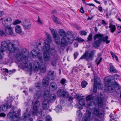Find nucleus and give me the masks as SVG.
I'll return each mask as SVG.
<instances>
[{
	"label": "nucleus",
	"instance_id": "f257e3e1",
	"mask_svg": "<svg viewBox=\"0 0 121 121\" xmlns=\"http://www.w3.org/2000/svg\"><path fill=\"white\" fill-rule=\"evenodd\" d=\"M19 45V43L17 40H6L2 41L1 43V48H0V59L3 57V52L8 50L9 52L13 53L16 50Z\"/></svg>",
	"mask_w": 121,
	"mask_h": 121
},
{
	"label": "nucleus",
	"instance_id": "f03ea898",
	"mask_svg": "<svg viewBox=\"0 0 121 121\" xmlns=\"http://www.w3.org/2000/svg\"><path fill=\"white\" fill-rule=\"evenodd\" d=\"M29 54V52L27 50L24 48L22 49L21 52L17 53L16 55L18 60L20 62H23L21 66L24 70L27 71L29 67L27 63V60Z\"/></svg>",
	"mask_w": 121,
	"mask_h": 121
},
{
	"label": "nucleus",
	"instance_id": "7ed1b4c3",
	"mask_svg": "<svg viewBox=\"0 0 121 121\" xmlns=\"http://www.w3.org/2000/svg\"><path fill=\"white\" fill-rule=\"evenodd\" d=\"M104 35L100 33L96 34L95 35L94 40H96L97 38H98V39L94 41L93 44L94 47L97 48L99 47L102 42L104 43L105 42L106 44H108L110 43V41L107 40L108 39V36L104 37Z\"/></svg>",
	"mask_w": 121,
	"mask_h": 121
},
{
	"label": "nucleus",
	"instance_id": "20e7f679",
	"mask_svg": "<svg viewBox=\"0 0 121 121\" xmlns=\"http://www.w3.org/2000/svg\"><path fill=\"white\" fill-rule=\"evenodd\" d=\"M41 45V43H39L37 45V48H39V51L44 50L43 53L44 60L45 61H48L50 58V54L49 53L50 46L48 44L46 46H43L42 47L40 46Z\"/></svg>",
	"mask_w": 121,
	"mask_h": 121
},
{
	"label": "nucleus",
	"instance_id": "39448f33",
	"mask_svg": "<svg viewBox=\"0 0 121 121\" xmlns=\"http://www.w3.org/2000/svg\"><path fill=\"white\" fill-rule=\"evenodd\" d=\"M40 105V102L39 101H35L33 105V111L32 114L34 115H36L40 117L42 115L43 113L42 110L39 108V107Z\"/></svg>",
	"mask_w": 121,
	"mask_h": 121
},
{
	"label": "nucleus",
	"instance_id": "423d86ee",
	"mask_svg": "<svg viewBox=\"0 0 121 121\" xmlns=\"http://www.w3.org/2000/svg\"><path fill=\"white\" fill-rule=\"evenodd\" d=\"M95 52V50H93L91 51L89 54L88 51H86L84 54L80 58V59H84L87 61H88L89 60H92L93 59Z\"/></svg>",
	"mask_w": 121,
	"mask_h": 121
},
{
	"label": "nucleus",
	"instance_id": "0eeeda50",
	"mask_svg": "<svg viewBox=\"0 0 121 121\" xmlns=\"http://www.w3.org/2000/svg\"><path fill=\"white\" fill-rule=\"evenodd\" d=\"M21 110H18L17 113H15V112L14 111L9 112L7 115V117L11 119L13 121H17L18 118L19 117V115Z\"/></svg>",
	"mask_w": 121,
	"mask_h": 121
},
{
	"label": "nucleus",
	"instance_id": "6e6552de",
	"mask_svg": "<svg viewBox=\"0 0 121 121\" xmlns=\"http://www.w3.org/2000/svg\"><path fill=\"white\" fill-rule=\"evenodd\" d=\"M0 21H2V22L3 26L5 27H7L9 26H10L12 21L11 18L9 17H7L3 18H1Z\"/></svg>",
	"mask_w": 121,
	"mask_h": 121
},
{
	"label": "nucleus",
	"instance_id": "1a4fd4ad",
	"mask_svg": "<svg viewBox=\"0 0 121 121\" xmlns=\"http://www.w3.org/2000/svg\"><path fill=\"white\" fill-rule=\"evenodd\" d=\"M41 84L39 83L36 84L35 85V89L36 93L35 95L34 98L35 99H38L39 98L41 95L40 91L41 89L40 86Z\"/></svg>",
	"mask_w": 121,
	"mask_h": 121
},
{
	"label": "nucleus",
	"instance_id": "9d476101",
	"mask_svg": "<svg viewBox=\"0 0 121 121\" xmlns=\"http://www.w3.org/2000/svg\"><path fill=\"white\" fill-rule=\"evenodd\" d=\"M104 81L105 85L107 86H112L113 85L114 86L116 85L117 86L119 85L117 83L115 82L113 80L112 81L111 79L108 77L105 78Z\"/></svg>",
	"mask_w": 121,
	"mask_h": 121
},
{
	"label": "nucleus",
	"instance_id": "9b49d317",
	"mask_svg": "<svg viewBox=\"0 0 121 121\" xmlns=\"http://www.w3.org/2000/svg\"><path fill=\"white\" fill-rule=\"evenodd\" d=\"M32 57L33 58H37L41 62H42V53L37 52L36 50L34 49L31 52Z\"/></svg>",
	"mask_w": 121,
	"mask_h": 121
},
{
	"label": "nucleus",
	"instance_id": "f8f14e48",
	"mask_svg": "<svg viewBox=\"0 0 121 121\" xmlns=\"http://www.w3.org/2000/svg\"><path fill=\"white\" fill-rule=\"evenodd\" d=\"M96 100L97 104L99 108H101L103 105V100L104 99L102 94L100 93L99 95L98 96Z\"/></svg>",
	"mask_w": 121,
	"mask_h": 121
},
{
	"label": "nucleus",
	"instance_id": "ddd939ff",
	"mask_svg": "<svg viewBox=\"0 0 121 121\" xmlns=\"http://www.w3.org/2000/svg\"><path fill=\"white\" fill-rule=\"evenodd\" d=\"M11 106V103L9 102V100H7L6 103L4 104L1 105L0 106V110H2L4 111H5L7 110L8 108H10Z\"/></svg>",
	"mask_w": 121,
	"mask_h": 121
},
{
	"label": "nucleus",
	"instance_id": "4468645a",
	"mask_svg": "<svg viewBox=\"0 0 121 121\" xmlns=\"http://www.w3.org/2000/svg\"><path fill=\"white\" fill-rule=\"evenodd\" d=\"M57 94L58 96L62 97H67L69 95L67 92L62 89H59L57 91Z\"/></svg>",
	"mask_w": 121,
	"mask_h": 121
},
{
	"label": "nucleus",
	"instance_id": "2eb2a0df",
	"mask_svg": "<svg viewBox=\"0 0 121 121\" xmlns=\"http://www.w3.org/2000/svg\"><path fill=\"white\" fill-rule=\"evenodd\" d=\"M22 24L24 28L26 29H29L31 25L30 21L26 19H24L23 20Z\"/></svg>",
	"mask_w": 121,
	"mask_h": 121
},
{
	"label": "nucleus",
	"instance_id": "dca6fc26",
	"mask_svg": "<svg viewBox=\"0 0 121 121\" xmlns=\"http://www.w3.org/2000/svg\"><path fill=\"white\" fill-rule=\"evenodd\" d=\"M56 74L53 71H49L48 74V79L49 80H53L55 78Z\"/></svg>",
	"mask_w": 121,
	"mask_h": 121
},
{
	"label": "nucleus",
	"instance_id": "f3484780",
	"mask_svg": "<svg viewBox=\"0 0 121 121\" xmlns=\"http://www.w3.org/2000/svg\"><path fill=\"white\" fill-rule=\"evenodd\" d=\"M46 36H47L48 39L45 40L44 42V44L43 46H46L47 45H48L49 46V43L52 42V40L51 39V36L49 34L47 33H46Z\"/></svg>",
	"mask_w": 121,
	"mask_h": 121
},
{
	"label": "nucleus",
	"instance_id": "a211bd4d",
	"mask_svg": "<svg viewBox=\"0 0 121 121\" xmlns=\"http://www.w3.org/2000/svg\"><path fill=\"white\" fill-rule=\"evenodd\" d=\"M43 108L45 110L48 109L49 107V103L48 100L46 99L44 100L43 103Z\"/></svg>",
	"mask_w": 121,
	"mask_h": 121
},
{
	"label": "nucleus",
	"instance_id": "6ab92c4d",
	"mask_svg": "<svg viewBox=\"0 0 121 121\" xmlns=\"http://www.w3.org/2000/svg\"><path fill=\"white\" fill-rule=\"evenodd\" d=\"M39 63L37 60L34 61L33 65V68L35 71H37L39 70Z\"/></svg>",
	"mask_w": 121,
	"mask_h": 121
},
{
	"label": "nucleus",
	"instance_id": "aec40b11",
	"mask_svg": "<svg viewBox=\"0 0 121 121\" xmlns=\"http://www.w3.org/2000/svg\"><path fill=\"white\" fill-rule=\"evenodd\" d=\"M91 112L90 111L86 110V115H85L82 118V121H87L88 119L91 116Z\"/></svg>",
	"mask_w": 121,
	"mask_h": 121
},
{
	"label": "nucleus",
	"instance_id": "412c9836",
	"mask_svg": "<svg viewBox=\"0 0 121 121\" xmlns=\"http://www.w3.org/2000/svg\"><path fill=\"white\" fill-rule=\"evenodd\" d=\"M49 88L51 91H54L56 90L57 88V85L55 82H52L50 83Z\"/></svg>",
	"mask_w": 121,
	"mask_h": 121
},
{
	"label": "nucleus",
	"instance_id": "4be33fe9",
	"mask_svg": "<svg viewBox=\"0 0 121 121\" xmlns=\"http://www.w3.org/2000/svg\"><path fill=\"white\" fill-rule=\"evenodd\" d=\"M87 108H89L90 110H92L95 107V104L93 102L91 101L86 105Z\"/></svg>",
	"mask_w": 121,
	"mask_h": 121
},
{
	"label": "nucleus",
	"instance_id": "5701e85b",
	"mask_svg": "<svg viewBox=\"0 0 121 121\" xmlns=\"http://www.w3.org/2000/svg\"><path fill=\"white\" fill-rule=\"evenodd\" d=\"M6 29L5 30V33L8 35H11L13 33V30L12 28L9 26L7 27H5Z\"/></svg>",
	"mask_w": 121,
	"mask_h": 121
},
{
	"label": "nucleus",
	"instance_id": "b1692460",
	"mask_svg": "<svg viewBox=\"0 0 121 121\" xmlns=\"http://www.w3.org/2000/svg\"><path fill=\"white\" fill-rule=\"evenodd\" d=\"M49 29L53 35L54 40H56L55 39L57 38V31L55 29H52L51 27H50Z\"/></svg>",
	"mask_w": 121,
	"mask_h": 121
},
{
	"label": "nucleus",
	"instance_id": "393cba45",
	"mask_svg": "<svg viewBox=\"0 0 121 121\" xmlns=\"http://www.w3.org/2000/svg\"><path fill=\"white\" fill-rule=\"evenodd\" d=\"M28 109L27 108L26 112L24 114V116L22 117V119L24 120H26L30 117V113H28Z\"/></svg>",
	"mask_w": 121,
	"mask_h": 121
},
{
	"label": "nucleus",
	"instance_id": "a878e982",
	"mask_svg": "<svg viewBox=\"0 0 121 121\" xmlns=\"http://www.w3.org/2000/svg\"><path fill=\"white\" fill-rule=\"evenodd\" d=\"M70 33V37H67V39L68 40V42L69 44H71L75 40L74 36L72 35L71 33Z\"/></svg>",
	"mask_w": 121,
	"mask_h": 121
},
{
	"label": "nucleus",
	"instance_id": "bb28decb",
	"mask_svg": "<svg viewBox=\"0 0 121 121\" xmlns=\"http://www.w3.org/2000/svg\"><path fill=\"white\" fill-rule=\"evenodd\" d=\"M58 33L59 35L61 37L65 38L66 36V32L63 29H60L58 32Z\"/></svg>",
	"mask_w": 121,
	"mask_h": 121
},
{
	"label": "nucleus",
	"instance_id": "cd10ccee",
	"mask_svg": "<svg viewBox=\"0 0 121 121\" xmlns=\"http://www.w3.org/2000/svg\"><path fill=\"white\" fill-rule=\"evenodd\" d=\"M109 28L110 29V31L112 33H113L116 30L115 25H113L111 23H110Z\"/></svg>",
	"mask_w": 121,
	"mask_h": 121
},
{
	"label": "nucleus",
	"instance_id": "c85d7f7f",
	"mask_svg": "<svg viewBox=\"0 0 121 121\" xmlns=\"http://www.w3.org/2000/svg\"><path fill=\"white\" fill-rule=\"evenodd\" d=\"M15 31L16 32L20 34L22 33V29L21 26L18 25H17L15 28Z\"/></svg>",
	"mask_w": 121,
	"mask_h": 121
},
{
	"label": "nucleus",
	"instance_id": "c756f323",
	"mask_svg": "<svg viewBox=\"0 0 121 121\" xmlns=\"http://www.w3.org/2000/svg\"><path fill=\"white\" fill-rule=\"evenodd\" d=\"M67 40L65 38L62 37L61 39L60 45L62 47H64L67 44Z\"/></svg>",
	"mask_w": 121,
	"mask_h": 121
},
{
	"label": "nucleus",
	"instance_id": "7c9ffc66",
	"mask_svg": "<svg viewBox=\"0 0 121 121\" xmlns=\"http://www.w3.org/2000/svg\"><path fill=\"white\" fill-rule=\"evenodd\" d=\"M56 98V96L54 94H51L49 98V101L50 102H52L54 101Z\"/></svg>",
	"mask_w": 121,
	"mask_h": 121
},
{
	"label": "nucleus",
	"instance_id": "2f4dec72",
	"mask_svg": "<svg viewBox=\"0 0 121 121\" xmlns=\"http://www.w3.org/2000/svg\"><path fill=\"white\" fill-rule=\"evenodd\" d=\"M48 79L45 78H44L42 81L43 85L44 87L47 86L49 84V82Z\"/></svg>",
	"mask_w": 121,
	"mask_h": 121
},
{
	"label": "nucleus",
	"instance_id": "473e14b6",
	"mask_svg": "<svg viewBox=\"0 0 121 121\" xmlns=\"http://www.w3.org/2000/svg\"><path fill=\"white\" fill-rule=\"evenodd\" d=\"M101 53H100L98 54L97 55L98 57L96 58V62L97 63V65L99 64L100 63L101 61L102 60V58L101 57L100 60H98L99 59V57Z\"/></svg>",
	"mask_w": 121,
	"mask_h": 121
},
{
	"label": "nucleus",
	"instance_id": "72a5a7b5",
	"mask_svg": "<svg viewBox=\"0 0 121 121\" xmlns=\"http://www.w3.org/2000/svg\"><path fill=\"white\" fill-rule=\"evenodd\" d=\"M109 71L110 72L113 73H117V71L115 67L113 66H110Z\"/></svg>",
	"mask_w": 121,
	"mask_h": 121
},
{
	"label": "nucleus",
	"instance_id": "f704fd0d",
	"mask_svg": "<svg viewBox=\"0 0 121 121\" xmlns=\"http://www.w3.org/2000/svg\"><path fill=\"white\" fill-rule=\"evenodd\" d=\"M39 69L41 73H44L46 71V67L44 65H40L39 67Z\"/></svg>",
	"mask_w": 121,
	"mask_h": 121
},
{
	"label": "nucleus",
	"instance_id": "c9c22d12",
	"mask_svg": "<svg viewBox=\"0 0 121 121\" xmlns=\"http://www.w3.org/2000/svg\"><path fill=\"white\" fill-rule=\"evenodd\" d=\"M56 107V111L57 113H59L62 110V108L61 106L60 105H57Z\"/></svg>",
	"mask_w": 121,
	"mask_h": 121
},
{
	"label": "nucleus",
	"instance_id": "e433bc0d",
	"mask_svg": "<svg viewBox=\"0 0 121 121\" xmlns=\"http://www.w3.org/2000/svg\"><path fill=\"white\" fill-rule=\"evenodd\" d=\"M96 86L99 90L101 89L102 88V85L99 82H96L95 81Z\"/></svg>",
	"mask_w": 121,
	"mask_h": 121
},
{
	"label": "nucleus",
	"instance_id": "4c0bfd02",
	"mask_svg": "<svg viewBox=\"0 0 121 121\" xmlns=\"http://www.w3.org/2000/svg\"><path fill=\"white\" fill-rule=\"evenodd\" d=\"M94 96L92 95H91L87 96L86 98V100L87 101H89L93 99Z\"/></svg>",
	"mask_w": 121,
	"mask_h": 121
},
{
	"label": "nucleus",
	"instance_id": "58836bf2",
	"mask_svg": "<svg viewBox=\"0 0 121 121\" xmlns=\"http://www.w3.org/2000/svg\"><path fill=\"white\" fill-rule=\"evenodd\" d=\"M57 60L56 59H53L51 62V64L52 65L55 66L56 65Z\"/></svg>",
	"mask_w": 121,
	"mask_h": 121
},
{
	"label": "nucleus",
	"instance_id": "ea45409f",
	"mask_svg": "<svg viewBox=\"0 0 121 121\" xmlns=\"http://www.w3.org/2000/svg\"><path fill=\"white\" fill-rule=\"evenodd\" d=\"M94 113L95 115L98 116L99 115V110L98 108H95L94 111Z\"/></svg>",
	"mask_w": 121,
	"mask_h": 121
},
{
	"label": "nucleus",
	"instance_id": "a19ab883",
	"mask_svg": "<svg viewBox=\"0 0 121 121\" xmlns=\"http://www.w3.org/2000/svg\"><path fill=\"white\" fill-rule=\"evenodd\" d=\"M94 85H93V92H95L97 91V87L96 86V85L95 83V79H94Z\"/></svg>",
	"mask_w": 121,
	"mask_h": 121
},
{
	"label": "nucleus",
	"instance_id": "79ce46f5",
	"mask_svg": "<svg viewBox=\"0 0 121 121\" xmlns=\"http://www.w3.org/2000/svg\"><path fill=\"white\" fill-rule=\"evenodd\" d=\"M92 35L91 33L89 34L88 37L87 38V41L90 42L91 41L92 39Z\"/></svg>",
	"mask_w": 121,
	"mask_h": 121
},
{
	"label": "nucleus",
	"instance_id": "37998d69",
	"mask_svg": "<svg viewBox=\"0 0 121 121\" xmlns=\"http://www.w3.org/2000/svg\"><path fill=\"white\" fill-rule=\"evenodd\" d=\"M77 114L78 117H81L82 116V113L80 110L77 111Z\"/></svg>",
	"mask_w": 121,
	"mask_h": 121
},
{
	"label": "nucleus",
	"instance_id": "c03bdc74",
	"mask_svg": "<svg viewBox=\"0 0 121 121\" xmlns=\"http://www.w3.org/2000/svg\"><path fill=\"white\" fill-rule=\"evenodd\" d=\"M87 84V82L85 81H83L81 83V85L83 88L85 87Z\"/></svg>",
	"mask_w": 121,
	"mask_h": 121
},
{
	"label": "nucleus",
	"instance_id": "a18cd8bd",
	"mask_svg": "<svg viewBox=\"0 0 121 121\" xmlns=\"http://www.w3.org/2000/svg\"><path fill=\"white\" fill-rule=\"evenodd\" d=\"M79 33L80 34L82 35H87V32L84 30L80 31Z\"/></svg>",
	"mask_w": 121,
	"mask_h": 121
},
{
	"label": "nucleus",
	"instance_id": "49530a36",
	"mask_svg": "<svg viewBox=\"0 0 121 121\" xmlns=\"http://www.w3.org/2000/svg\"><path fill=\"white\" fill-rule=\"evenodd\" d=\"M79 103L82 106H84L85 105L84 100L83 98L79 100Z\"/></svg>",
	"mask_w": 121,
	"mask_h": 121
},
{
	"label": "nucleus",
	"instance_id": "de8ad7c7",
	"mask_svg": "<svg viewBox=\"0 0 121 121\" xmlns=\"http://www.w3.org/2000/svg\"><path fill=\"white\" fill-rule=\"evenodd\" d=\"M66 80L64 78L62 79L61 81V83L63 85H66L65 83L66 82Z\"/></svg>",
	"mask_w": 121,
	"mask_h": 121
},
{
	"label": "nucleus",
	"instance_id": "09e8293b",
	"mask_svg": "<svg viewBox=\"0 0 121 121\" xmlns=\"http://www.w3.org/2000/svg\"><path fill=\"white\" fill-rule=\"evenodd\" d=\"M82 105L79 104H76L75 105V107L78 108L79 109H82Z\"/></svg>",
	"mask_w": 121,
	"mask_h": 121
},
{
	"label": "nucleus",
	"instance_id": "8fccbe9b",
	"mask_svg": "<svg viewBox=\"0 0 121 121\" xmlns=\"http://www.w3.org/2000/svg\"><path fill=\"white\" fill-rule=\"evenodd\" d=\"M22 22L19 21L18 19H17L15 20V22L13 23V24L14 25H16L19 24L20 23H21Z\"/></svg>",
	"mask_w": 121,
	"mask_h": 121
},
{
	"label": "nucleus",
	"instance_id": "3c124183",
	"mask_svg": "<svg viewBox=\"0 0 121 121\" xmlns=\"http://www.w3.org/2000/svg\"><path fill=\"white\" fill-rule=\"evenodd\" d=\"M54 21L56 23H58V19L55 16H53L52 17Z\"/></svg>",
	"mask_w": 121,
	"mask_h": 121
},
{
	"label": "nucleus",
	"instance_id": "603ef678",
	"mask_svg": "<svg viewBox=\"0 0 121 121\" xmlns=\"http://www.w3.org/2000/svg\"><path fill=\"white\" fill-rule=\"evenodd\" d=\"M46 121H52L51 118L49 115L47 116L46 118Z\"/></svg>",
	"mask_w": 121,
	"mask_h": 121
},
{
	"label": "nucleus",
	"instance_id": "864d4df0",
	"mask_svg": "<svg viewBox=\"0 0 121 121\" xmlns=\"http://www.w3.org/2000/svg\"><path fill=\"white\" fill-rule=\"evenodd\" d=\"M50 94V91H45L44 93V95L46 96Z\"/></svg>",
	"mask_w": 121,
	"mask_h": 121
},
{
	"label": "nucleus",
	"instance_id": "5fc2aeb1",
	"mask_svg": "<svg viewBox=\"0 0 121 121\" xmlns=\"http://www.w3.org/2000/svg\"><path fill=\"white\" fill-rule=\"evenodd\" d=\"M77 40L78 42H83L84 41V40L81 38H78Z\"/></svg>",
	"mask_w": 121,
	"mask_h": 121
},
{
	"label": "nucleus",
	"instance_id": "6e6d98bb",
	"mask_svg": "<svg viewBox=\"0 0 121 121\" xmlns=\"http://www.w3.org/2000/svg\"><path fill=\"white\" fill-rule=\"evenodd\" d=\"M83 98L80 95H77L76 99H77L79 101L80 100L82 99Z\"/></svg>",
	"mask_w": 121,
	"mask_h": 121
},
{
	"label": "nucleus",
	"instance_id": "4d7b16f0",
	"mask_svg": "<svg viewBox=\"0 0 121 121\" xmlns=\"http://www.w3.org/2000/svg\"><path fill=\"white\" fill-rule=\"evenodd\" d=\"M78 53L77 52H75L74 53V58L75 59H76L77 58V56L78 55Z\"/></svg>",
	"mask_w": 121,
	"mask_h": 121
},
{
	"label": "nucleus",
	"instance_id": "13d9d810",
	"mask_svg": "<svg viewBox=\"0 0 121 121\" xmlns=\"http://www.w3.org/2000/svg\"><path fill=\"white\" fill-rule=\"evenodd\" d=\"M4 32L3 30H0V35L2 36L4 35Z\"/></svg>",
	"mask_w": 121,
	"mask_h": 121
},
{
	"label": "nucleus",
	"instance_id": "bf43d9fd",
	"mask_svg": "<svg viewBox=\"0 0 121 121\" xmlns=\"http://www.w3.org/2000/svg\"><path fill=\"white\" fill-rule=\"evenodd\" d=\"M110 53L112 57L113 58H114L116 56H117L114 53H113L112 52H110Z\"/></svg>",
	"mask_w": 121,
	"mask_h": 121
},
{
	"label": "nucleus",
	"instance_id": "052dcab7",
	"mask_svg": "<svg viewBox=\"0 0 121 121\" xmlns=\"http://www.w3.org/2000/svg\"><path fill=\"white\" fill-rule=\"evenodd\" d=\"M80 11L82 13H84V11L83 9V7L82 6L81 7Z\"/></svg>",
	"mask_w": 121,
	"mask_h": 121
},
{
	"label": "nucleus",
	"instance_id": "680f3d73",
	"mask_svg": "<svg viewBox=\"0 0 121 121\" xmlns=\"http://www.w3.org/2000/svg\"><path fill=\"white\" fill-rule=\"evenodd\" d=\"M37 22L40 24H43V22L41 21L39 18Z\"/></svg>",
	"mask_w": 121,
	"mask_h": 121
},
{
	"label": "nucleus",
	"instance_id": "e2e57ef3",
	"mask_svg": "<svg viewBox=\"0 0 121 121\" xmlns=\"http://www.w3.org/2000/svg\"><path fill=\"white\" fill-rule=\"evenodd\" d=\"M6 116V115L3 113H2L0 114V117H4Z\"/></svg>",
	"mask_w": 121,
	"mask_h": 121
},
{
	"label": "nucleus",
	"instance_id": "0e129e2a",
	"mask_svg": "<svg viewBox=\"0 0 121 121\" xmlns=\"http://www.w3.org/2000/svg\"><path fill=\"white\" fill-rule=\"evenodd\" d=\"M73 98L71 96H69V101H72L73 100Z\"/></svg>",
	"mask_w": 121,
	"mask_h": 121
},
{
	"label": "nucleus",
	"instance_id": "69168bd1",
	"mask_svg": "<svg viewBox=\"0 0 121 121\" xmlns=\"http://www.w3.org/2000/svg\"><path fill=\"white\" fill-rule=\"evenodd\" d=\"M3 71L6 73H8L9 71L8 69H3Z\"/></svg>",
	"mask_w": 121,
	"mask_h": 121
},
{
	"label": "nucleus",
	"instance_id": "338daca9",
	"mask_svg": "<svg viewBox=\"0 0 121 121\" xmlns=\"http://www.w3.org/2000/svg\"><path fill=\"white\" fill-rule=\"evenodd\" d=\"M56 40H55V42L56 44L58 45H59L60 43V42L59 41H56V39H55Z\"/></svg>",
	"mask_w": 121,
	"mask_h": 121
},
{
	"label": "nucleus",
	"instance_id": "774afa93",
	"mask_svg": "<svg viewBox=\"0 0 121 121\" xmlns=\"http://www.w3.org/2000/svg\"><path fill=\"white\" fill-rule=\"evenodd\" d=\"M98 10L100 12H102L103 10L102 7H99Z\"/></svg>",
	"mask_w": 121,
	"mask_h": 121
}]
</instances>
